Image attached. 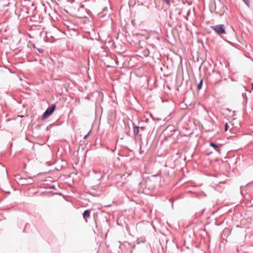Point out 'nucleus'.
Masks as SVG:
<instances>
[{
  "label": "nucleus",
  "instance_id": "f257e3e1",
  "mask_svg": "<svg viewBox=\"0 0 253 253\" xmlns=\"http://www.w3.org/2000/svg\"><path fill=\"white\" fill-rule=\"evenodd\" d=\"M221 76L219 72L213 71L212 75L210 76V82L213 85H216L221 81Z\"/></svg>",
  "mask_w": 253,
  "mask_h": 253
},
{
  "label": "nucleus",
  "instance_id": "f03ea898",
  "mask_svg": "<svg viewBox=\"0 0 253 253\" xmlns=\"http://www.w3.org/2000/svg\"><path fill=\"white\" fill-rule=\"evenodd\" d=\"M56 108V104L54 103L53 104H52L51 106L48 107L45 112L43 113L42 117V120H44L47 118H48L54 111L55 109Z\"/></svg>",
  "mask_w": 253,
  "mask_h": 253
},
{
  "label": "nucleus",
  "instance_id": "7ed1b4c3",
  "mask_svg": "<svg viewBox=\"0 0 253 253\" xmlns=\"http://www.w3.org/2000/svg\"><path fill=\"white\" fill-rule=\"evenodd\" d=\"M212 29L218 35L226 34V31L224 25L218 24L211 26Z\"/></svg>",
  "mask_w": 253,
  "mask_h": 253
},
{
  "label": "nucleus",
  "instance_id": "20e7f679",
  "mask_svg": "<svg viewBox=\"0 0 253 253\" xmlns=\"http://www.w3.org/2000/svg\"><path fill=\"white\" fill-rule=\"evenodd\" d=\"M210 146L212 147L213 149L217 152L219 154H220V147L221 146V144H215L212 142H211L210 143Z\"/></svg>",
  "mask_w": 253,
  "mask_h": 253
},
{
  "label": "nucleus",
  "instance_id": "39448f33",
  "mask_svg": "<svg viewBox=\"0 0 253 253\" xmlns=\"http://www.w3.org/2000/svg\"><path fill=\"white\" fill-rule=\"evenodd\" d=\"M15 177L17 180H18V182L19 184H21V185H25L28 184V182L27 181V179L21 178L20 175H16Z\"/></svg>",
  "mask_w": 253,
  "mask_h": 253
},
{
  "label": "nucleus",
  "instance_id": "423d86ee",
  "mask_svg": "<svg viewBox=\"0 0 253 253\" xmlns=\"http://www.w3.org/2000/svg\"><path fill=\"white\" fill-rule=\"evenodd\" d=\"M91 212V210L87 209L84 211V213H83V217L85 220L86 222H87V219L90 216Z\"/></svg>",
  "mask_w": 253,
  "mask_h": 253
},
{
  "label": "nucleus",
  "instance_id": "0eeeda50",
  "mask_svg": "<svg viewBox=\"0 0 253 253\" xmlns=\"http://www.w3.org/2000/svg\"><path fill=\"white\" fill-rule=\"evenodd\" d=\"M139 130V126H134L133 128V134L135 136L137 135L138 134Z\"/></svg>",
  "mask_w": 253,
  "mask_h": 253
},
{
  "label": "nucleus",
  "instance_id": "6e6552de",
  "mask_svg": "<svg viewBox=\"0 0 253 253\" xmlns=\"http://www.w3.org/2000/svg\"><path fill=\"white\" fill-rule=\"evenodd\" d=\"M203 79H201L200 81V82L197 84V89L198 90H200L202 88V86H203Z\"/></svg>",
  "mask_w": 253,
  "mask_h": 253
},
{
  "label": "nucleus",
  "instance_id": "1a4fd4ad",
  "mask_svg": "<svg viewBox=\"0 0 253 253\" xmlns=\"http://www.w3.org/2000/svg\"><path fill=\"white\" fill-rule=\"evenodd\" d=\"M243 2L248 6L249 7L250 5V0H242Z\"/></svg>",
  "mask_w": 253,
  "mask_h": 253
},
{
  "label": "nucleus",
  "instance_id": "9d476101",
  "mask_svg": "<svg viewBox=\"0 0 253 253\" xmlns=\"http://www.w3.org/2000/svg\"><path fill=\"white\" fill-rule=\"evenodd\" d=\"M34 48L35 49H36L40 53H43L44 51V50L42 48H37V47H35V46H34Z\"/></svg>",
  "mask_w": 253,
  "mask_h": 253
},
{
  "label": "nucleus",
  "instance_id": "9b49d317",
  "mask_svg": "<svg viewBox=\"0 0 253 253\" xmlns=\"http://www.w3.org/2000/svg\"><path fill=\"white\" fill-rule=\"evenodd\" d=\"M162 1L166 3L168 5L170 4V0H162Z\"/></svg>",
  "mask_w": 253,
  "mask_h": 253
},
{
  "label": "nucleus",
  "instance_id": "f8f14e48",
  "mask_svg": "<svg viewBox=\"0 0 253 253\" xmlns=\"http://www.w3.org/2000/svg\"><path fill=\"white\" fill-rule=\"evenodd\" d=\"M229 129V125L227 123L225 125V130L227 131Z\"/></svg>",
  "mask_w": 253,
  "mask_h": 253
},
{
  "label": "nucleus",
  "instance_id": "ddd939ff",
  "mask_svg": "<svg viewBox=\"0 0 253 253\" xmlns=\"http://www.w3.org/2000/svg\"><path fill=\"white\" fill-rule=\"evenodd\" d=\"M46 37L47 38L50 37V38L54 39V38L52 36L50 35V33H46Z\"/></svg>",
  "mask_w": 253,
  "mask_h": 253
},
{
  "label": "nucleus",
  "instance_id": "4468645a",
  "mask_svg": "<svg viewBox=\"0 0 253 253\" xmlns=\"http://www.w3.org/2000/svg\"><path fill=\"white\" fill-rule=\"evenodd\" d=\"M90 131L91 130H90L85 135H84V136L83 137L84 139H86L87 138L88 135L89 134Z\"/></svg>",
  "mask_w": 253,
  "mask_h": 253
},
{
  "label": "nucleus",
  "instance_id": "2eb2a0df",
  "mask_svg": "<svg viewBox=\"0 0 253 253\" xmlns=\"http://www.w3.org/2000/svg\"><path fill=\"white\" fill-rule=\"evenodd\" d=\"M28 1H29L30 3H31V5H32L33 7H34V9H36V7H35V4H34V3H33V2H31V1H30V0H28Z\"/></svg>",
  "mask_w": 253,
  "mask_h": 253
},
{
  "label": "nucleus",
  "instance_id": "dca6fc26",
  "mask_svg": "<svg viewBox=\"0 0 253 253\" xmlns=\"http://www.w3.org/2000/svg\"><path fill=\"white\" fill-rule=\"evenodd\" d=\"M190 10H189L188 11H187V16H189L190 14Z\"/></svg>",
  "mask_w": 253,
  "mask_h": 253
},
{
  "label": "nucleus",
  "instance_id": "f3484780",
  "mask_svg": "<svg viewBox=\"0 0 253 253\" xmlns=\"http://www.w3.org/2000/svg\"><path fill=\"white\" fill-rule=\"evenodd\" d=\"M50 189H55V186H54V185H52V186H51L50 187Z\"/></svg>",
  "mask_w": 253,
  "mask_h": 253
},
{
  "label": "nucleus",
  "instance_id": "a211bd4d",
  "mask_svg": "<svg viewBox=\"0 0 253 253\" xmlns=\"http://www.w3.org/2000/svg\"><path fill=\"white\" fill-rule=\"evenodd\" d=\"M150 116H151V118H152L154 120H155V119L153 117L152 115H151H151H150Z\"/></svg>",
  "mask_w": 253,
  "mask_h": 253
},
{
  "label": "nucleus",
  "instance_id": "6ab92c4d",
  "mask_svg": "<svg viewBox=\"0 0 253 253\" xmlns=\"http://www.w3.org/2000/svg\"><path fill=\"white\" fill-rule=\"evenodd\" d=\"M102 178V176H101V177H98V180H100V179H101Z\"/></svg>",
  "mask_w": 253,
  "mask_h": 253
},
{
  "label": "nucleus",
  "instance_id": "aec40b11",
  "mask_svg": "<svg viewBox=\"0 0 253 253\" xmlns=\"http://www.w3.org/2000/svg\"><path fill=\"white\" fill-rule=\"evenodd\" d=\"M251 85H252V90H253V83H252Z\"/></svg>",
  "mask_w": 253,
  "mask_h": 253
},
{
  "label": "nucleus",
  "instance_id": "412c9836",
  "mask_svg": "<svg viewBox=\"0 0 253 253\" xmlns=\"http://www.w3.org/2000/svg\"><path fill=\"white\" fill-rule=\"evenodd\" d=\"M140 128L142 130L144 129V127H141Z\"/></svg>",
  "mask_w": 253,
  "mask_h": 253
},
{
  "label": "nucleus",
  "instance_id": "4be33fe9",
  "mask_svg": "<svg viewBox=\"0 0 253 253\" xmlns=\"http://www.w3.org/2000/svg\"><path fill=\"white\" fill-rule=\"evenodd\" d=\"M156 120H157V121H159L161 120V119H156Z\"/></svg>",
  "mask_w": 253,
  "mask_h": 253
},
{
  "label": "nucleus",
  "instance_id": "5701e85b",
  "mask_svg": "<svg viewBox=\"0 0 253 253\" xmlns=\"http://www.w3.org/2000/svg\"><path fill=\"white\" fill-rule=\"evenodd\" d=\"M94 172L95 173H97V172L95 170H94Z\"/></svg>",
  "mask_w": 253,
  "mask_h": 253
},
{
  "label": "nucleus",
  "instance_id": "b1692460",
  "mask_svg": "<svg viewBox=\"0 0 253 253\" xmlns=\"http://www.w3.org/2000/svg\"><path fill=\"white\" fill-rule=\"evenodd\" d=\"M107 206V207H110V206H111V205H108V206Z\"/></svg>",
  "mask_w": 253,
  "mask_h": 253
},
{
  "label": "nucleus",
  "instance_id": "393cba45",
  "mask_svg": "<svg viewBox=\"0 0 253 253\" xmlns=\"http://www.w3.org/2000/svg\"><path fill=\"white\" fill-rule=\"evenodd\" d=\"M0 164H1V163H0Z\"/></svg>",
  "mask_w": 253,
  "mask_h": 253
}]
</instances>
